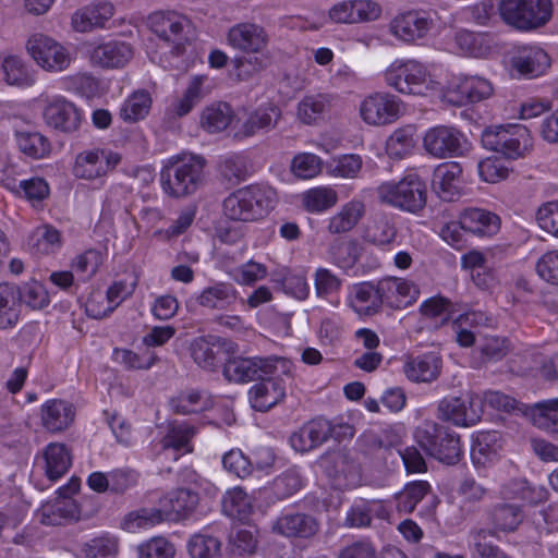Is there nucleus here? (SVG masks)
I'll return each mask as SVG.
<instances>
[{"label":"nucleus","instance_id":"obj_46","mask_svg":"<svg viewBox=\"0 0 558 558\" xmlns=\"http://www.w3.org/2000/svg\"><path fill=\"white\" fill-rule=\"evenodd\" d=\"M330 94H313L303 97L298 105V118L305 124H312L327 112L332 102Z\"/></svg>","mask_w":558,"mask_h":558},{"label":"nucleus","instance_id":"obj_38","mask_svg":"<svg viewBox=\"0 0 558 558\" xmlns=\"http://www.w3.org/2000/svg\"><path fill=\"white\" fill-rule=\"evenodd\" d=\"M21 306V288L14 283H0V329L17 324Z\"/></svg>","mask_w":558,"mask_h":558},{"label":"nucleus","instance_id":"obj_23","mask_svg":"<svg viewBox=\"0 0 558 558\" xmlns=\"http://www.w3.org/2000/svg\"><path fill=\"white\" fill-rule=\"evenodd\" d=\"M432 25L433 21L426 12L408 11L396 16L390 28L396 37L411 43L425 37Z\"/></svg>","mask_w":558,"mask_h":558},{"label":"nucleus","instance_id":"obj_1","mask_svg":"<svg viewBox=\"0 0 558 558\" xmlns=\"http://www.w3.org/2000/svg\"><path fill=\"white\" fill-rule=\"evenodd\" d=\"M205 165L202 156H172L160 172L162 191L174 198L194 194L203 183Z\"/></svg>","mask_w":558,"mask_h":558},{"label":"nucleus","instance_id":"obj_22","mask_svg":"<svg viewBox=\"0 0 558 558\" xmlns=\"http://www.w3.org/2000/svg\"><path fill=\"white\" fill-rule=\"evenodd\" d=\"M279 373L259 378L260 381L250 389V402L256 411L266 412L286 397L284 381Z\"/></svg>","mask_w":558,"mask_h":558},{"label":"nucleus","instance_id":"obj_51","mask_svg":"<svg viewBox=\"0 0 558 558\" xmlns=\"http://www.w3.org/2000/svg\"><path fill=\"white\" fill-rule=\"evenodd\" d=\"M232 118L233 111L228 104H213L203 110L201 124L208 133H218L228 128Z\"/></svg>","mask_w":558,"mask_h":558},{"label":"nucleus","instance_id":"obj_44","mask_svg":"<svg viewBox=\"0 0 558 558\" xmlns=\"http://www.w3.org/2000/svg\"><path fill=\"white\" fill-rule=\"evenodd\" d=\"M281 117L280 109L274 104L260 106L242 124V134L252 136L262 130H270L276 126Z\"/></svg>","mask_w":558,"mask_h":558},{"label":"nucleus","instance_id":"obj_40","mask_svg":"<svg viewBox=\"0 0 558 558\" xmlns=\"http://www.w3.org/2000/svg\"><path fill=\"white\" fill-rule=\"evenodd\" d=\"M221 339L216 336L198 337L191 343V355L205 369H214L220 362Z\"/></svg>","mask_w":558,"mask_h":558},{"label":"nucleus","instance_id":"obj_28","mask_svg":"<svg viewBox=\"0 0 558 558\" xmlns=\"http://www.w3.org/2000/svg\"><path fill=\"white\" fill-rule=\"evenodd\" d=\"M238 301V291L230 282L218 281L203 289L196 296L202 307L210 311H228Z\"/></svg>","mask_w":558,"mask_h":558},{"label":"nucleus","instance_id":"obj_61","mask_svg":"<svg viewBox=\"0 0 558 558\" xmlns=\"http://www.w3.org/2000/svg\"><path fill=\"white\" fill-rule=\"evenodd\" d=\"M414 132L412 125L397 129L387 140L388 154L396 158L405 156L414 147Z\"/></svg>","mask_w":558,"mask_h":558},{"label":"nucleus","instance_id":"obj_47","mask_svg":"<svg viewBox=\"0 0 558 558\" xmlns=\"http://www.w3.org/2000/svg\"><path fill=\"white\" fill-rule=\"evenodd\" d=\"M165 521V514L160 508H140L126 513L122 521L121 527L131 533H135L142 529H150Z\"/></svg>","mask_w":558,"mask_h":558},{"label":"nucleus","instance_id":"obj_41","mask_svg":"<svg viewBox=\"0 0 558 558\" xmlns=\"http://www.w3.org/2000/svg\"><path fill=\"white\" fill-rule=\"evenodd\" d=\"M74 418V411L70 403L62 400H49L41 407V421L50 432H61Z\"/></svg>","mask_w":558,"mask_h":558},{"label":"nucleus","instance_id":"obj_62","mask_svg":"<svg viewBox=\"0 0 558 558\" xmlns=\"http://www.w3.org/2000/svg\"><path fill=\"white\" fill-rule=\"evenodd\" d=\"M2 69L8 84L16 86H31L35 80L23 61L14 56L3 60Z\"/></svg>","mask_w":558,"mask_h":558},{"label":"nucleus","instance_id":"obj_12","mask_svg":"<svg viewBox=\"0 0 558 558\" xmlns=\"http://www.w3.org/2000/svg\"><path fill=\"white\" fill-rule=\"evenodd\" d=\"M402 102L399 97L389 93H374L365 97L360 105L362 120L374 126L396 122L402 113Z\"/></svg>","mask_w":558,"mask_h":558},{"label":"nucleus","instance_id":"obj_2","mask_svg":"<svg viewBox=\"0 0 558 558\" xmlns=\"http://www.w3.org/2000/svg\"><path fill=\"white\" fill-rule=\"evenodd\" d=\"M276 204L272 189L251 184L232 192L223 201V214L234 221H255L264 218Z\"/></svg>","mask_w":558,"mask_h":558},{"label":"nucleus","instance_id":"obj_9","mask_svg":"<svg viewBox=\"0 0 558 558\" xmlns=\"http://www.w3.org/2000/svg\"><path fill=\"white\" fill-rule=\"evenodd\" d=\"M427 76L426 68L413 59H397L385 71L387 85L402 94H423Z\"/></svg>","mask_w":558,"mask_h":558},{"label":"nucleus","instance_id":"obj_48","mask_svg":"<svg viewBox=\"0 0 558 558\" xmlns=\"http://www.w3.org/2000/svg\"><path fill=\"white\" fill-rule=\"evenodd\" d=\"M454 44L463 56L482 58L490 50L487 35L461 29L454 35Z\"/></svg>","mask_w":558,"mask_h":558},{"label":"nucleus","instance_id":"obj_3","mask_svg":"<svg viewBox=\"0 0 558 558\" xmlns=\"http://www.w3.org/2000/svg\"><path fill=\"white\" fill-rule=\"evenodd\" d=\"M414 438L427 456L441 463L453 465L462 457L459 435L435 422L426 421L417 426Z\"/></svg>","mask_w":558,"mask_h":558},{"label":"nucleus","instance_id":"obj_27","mask_svg":"<svg viewBox=\"0 0 558 558\" xmlns=\"http://www.w3.org/2000/svg\"><path fill=\"white\" fill-rule=\"evenodd\" d=\"M330 430V421L314 418L291 435V446L300 452L310 451L327 441Z\"/></svg>","mask_w":558,"mask_h":558},{"label":"nucleus","instance_id":"obj_63","mask_svg":"<svg viewBox=\"0 0 558 558\" xmlns=\"http://www.w3.org/2000/svg\"><path fill=\"white\" fill-rule=\"evenodd\" d=\"M420 312L427 318L440 319V324L444 325L451 319L454 310L450 300L444 296H433L421 304Z\"/></svg>","mask_w":558,"mask_h":558},{"label":"nucleus","instance_id":"obj_49","mask_svg":"<svg viewBox=\"0 0 558 558\" xmlns=\"http://www.w3.org/2000/svg\"><path fill=\"white\" fill-rule=\"evenodd\" d=\"M534 424L549 433H558V398L536 402L530 408Z\"/></svg>","mask_w":558,"mask_h":558},{"label":"nucleus","instance_id":"obj_24","mask_svg":"<svg viewBox=\"0 0 558 558\" xmlns=\"http://www.w3.org/2000/svg\"><path fill=\"white\" fill-rule=\"evenodd\" d=\"M388 517L389 512L381 500L359 498L348 509L343 525L351 529H364L372 525L374 518L385 520Z\"/></svg>","mask_w":558,"mask_h":558},{"label":"nucleus","instance_id":"obj_26","mask_svg":"<svg viewBox=\"0 0 558 558\" xmlns=\"http://www.w3.org/2000/svg\"><path fill=\"white\" fill-rule=\"evenodd\" d=\"M461 175L460 163H441L433 172L432 187L439 198L452 202L460 195Z\"/></svg>","mask_w":558,"mask_h":558},{"label":"nucleus","instance_id":"obj_56","mask_svg":"<svg viewBox=\"0 0 558 558\" xmlns=\"http://www.w3.org/2000/svg\"><path fill=\"white\" fill-rule=\"evenodd\" d=\"M338 202V194L331 187L319 186L306 191L303 204L310 213H322L333 207Z\"/></svg>","mask_w":558,"mask_h":558},{"label":"nucleus","instance_id":"obj_29","mask_svg":"<svg viewBox=\"0 0 558 558\" xmlns=\"http://www.w3.org/2000/svg\"><path fill=\"white\" fill-rule=\"evenodd\" d=\"M131 57V46L118 40L102 43L90 51L92 63L108 69L124 66Z\"/></svg>","mask_w":558,"mask_h":558},{"label":"nucleus","instance_id":"obj_35","mask_svg":"<svg viewBox=\"0 0 558 558\" xmlns=\"http://www.w3.org/2000/svg\"><path fill=\"white\" fill-rule=\"evenodd\" d=\"M170 407L180 415L202 413L214 407V399L206 390L186 389L170 400Z\"/></svg>","mask_w":558,"mask_h":558},{"label":"nucleus","instance_id":"obj_16","mask_svg":"<svg viewBox=\"0 0 558 558\" xmlns=\"http://www.w3.org/2000/svg\"><path fill=\"white\" fill-rule=\"evenodd\" d=\"M26 47L36 63L47 71H62L70 64L66 49L48 36L34 35Z\"/></svg>","mask_w":558,"mask_h":558},{"label":"nucleus","instance_id":"obj_6","mask_svg":"<svg viewBox=\"0 0 558 558\" xmlns=\"http://www.w3.org/2000/svg\"><path fill=\"white\" fill-rule=\"evenodd\" d=\"M487 527L471 532V541L485 542L487 537L500 538L517 532L524 521L523 506L507 500L493 502L484 511Z\"/></svg>","mask_w":558,"mask_h":558},{"label":"nucleus","instance_id":"obj_17","mask_svg":"<svg viewBox=\"0 0 558 558\" xmlns=\"http://www.w3.org/2000/svg\"><path fill=\"white\" fill-rule=\"evenodd\" d=\"M511 74L514 77L534 78L543 75L550 66L545 50L536 46L519 47L510 59Z\"/></svg>","mask_w":558,"mask_h":558},{"label":"nucleus","instance_id":"obj_19","mask_svg":"<svg viewBox=\"0 0 558 558\" xmlns=\"http://www.w3.org/2000/svg\"><path fill=\"white\" fill-rule=\"evenodd\" d=\"M80 478L73 476L68 484L59 487V499L53 505L43 508L41 522L48 525H58L61 524L62 519H77L78 507L71 496L80 489Z\"/></svg>","mask_w":558,"mask_h":558},{"label":"nucleus","instance_id":"obj_60","mask_svg":"<svg viewBox=\"0 0 558 558\" xmlns=\"http://www.w3.org/2000/svg\"><path fill=\"white\" fill-rule=\"evenodd\" d=\"M189 554L192 558H220L221 542L214 536L195 534L187 544Z\"/></svg>","mask_w":558,"mask_h":558},{"label":"nucleus","instance_id":"obj_37","mask_svg":"<svg viewBox=\"0 0 558 558\" xmlns=\"http://www.w3.org/2000/svg\"><path fill=\"white\" fill-rule=\"evenodd\" d=\"M112 15V4L99 2L76 11L72 16V25L75 31L85 33L94 27H102Z\"/></svg>","mask_w":558,"mask_h":558},{"label":"nucleus","instance_id":"obj_54","mask_svg":"<svg viewBox=\"0 0 558 558\" xmlns=\"http://www.w3.org/2000/svg\"><path fill=\"white\" fill-rule=\"evenodd\" d=\"M150 106L151 99L147 92H135L121 106L120 117L125 122H136L146 117Z\"/></svg>","mask_w":558,"mask_h":558},{"label":"nucleus","instance_id":"obj_59","mask_svg":"<svg viewBox=\"0 0 558 558\" xmlns=\"http://www.w3.org/2000/svg\"><path fill=\"white\" fill-rule=\"evenodd\" d=\"M113 359L126 369L132 371L149 369L158 361V356L155 352L147 350L143 354H138L129 349H114Z\"/></svg>","mask_w":558,"mask_h":558},{"label":"nucleus","instance_id":"obj_30","mask_svg":"<svg viewBox=\"0 0 558 558\" xmlns=\"http://www.w3.org/2000/svg\"><path fill=\"white\" fill-rule=\"evenodd\" d=\"M463 230L476 236H492L500 228L499 217L486 209L468 208L461 213Z\"/></svg>","mask_w":558,"mask_h":558},{"label":"nucleus","instance_id":"obj_50","mask_svg":"<svg viewBox=\"0 0 558 558\" xmlns=\"http://www.w3.org/2000/svg\"><path fill=\"white\" fill-rule=\"evenodd\" d=\"M222 510L232 519L245 521L253 510L251 497L241 487H235L223 496Z\"/></svg>","mask_w":558,"mask_h":558},{"label":"nucleus","instance_id":"obj_57","mask_svg":"<svg viewBox=\"0 0 558 558\" xmlns=\"http://www.w3.org/2000/svg\"><path fill=\"white\" fill-rule=\"evenodd\" d=\"M429 490L430 485L426 481H415L407 484L403 490L397 495L399 511L411 513Z\"/></svg>","mask_w":558,"mask_h":558},{"label":"nucleus","instance_id":"obj_32","mask_svg":"<svg viewBox=\"0 0 558 558\" xmlns=\"http://www.w3.org/2000/svg\"><path fill=\"white\" fill-rule=\"evenodd\" d=\"M504 447L502 436L497 430L480 433L471 448V458L475 465L485 466L498 459Z\"/></svg>","mask_w":558,"mask_h":558},{"label":"nucleus","instance_id":"obj_13","mask_svg":"<svg viewBox=\"0 0 558 558\" xmlns=\"http://www.w3.org/2000/svg\"><path fill=\"white\" fill-rule=\"evenodd\" d=\"M148 23L154 34L171 43L177 53L181 52L191 32V22L187 17L174 11H161L150 14Z\"/></svg>","mask_w":558,"mask_h":558},{"label":"nucleus","instance_id":"obj_25","mask_svg":"<svg viewBox=\"0 0 558 558\" xmlns=\"http://www.w3.org/2000/svg\"><path fill=\"white\" fill-rule=\"evenodd\" d=\"M398 229L393 218L387 214L375 215L365 226L363 240L381 251L393 250Z\"/></svg>","mask_w":558,"mask_h":558},{"label":"nucleus","instance_id":"obj_8","mask_svg":"<svg viewBox=\"0 0 558 558\" xmlns=\"http://www.w3.org/2000/svg\"><path fill=\"white\" fill-rule=\"evenodd\" d=\"M550 0H501V19L520 31H531L544 26L551 17Z\"/></svg>","mask_w":558,"mask_h":558},{"label":"nucleus","instance_id":"obj_11","mask_svg":"<svg viewBox=\"0 0 558 558\" xmlns=\"http://www.w3.org/2000/svg\"><path fill=\"white\" fill-rule=\"evenodd\" d=\"M120 161L118 153L101 148L86 149L76 155L72 173L77 179L93 181L106 177Z\"/></svg>","mask_w":558,"mask_h":558},{"label":"nucleus","instance_id":"obj_39","mask_svg":"<svg viewBox=\"0 0 558 558\" xmlns=\"http://www.w3.org/2000/svg\"><path fill=\"white\" fill-rule=\"evenodd\" d=\"M454 94L457 98L449 100L457 106H463L488 98L493 94V86L489 81L481 76H465L457 85Z\"/></svg>","mask_w":558,"mask_h":558},{"label":"nucleus","instance_id":"obj_55","mask_svg":"<svg viewBox=\"0 0 558 558\" xmlns=\"http://www.w3.org/2000/svg\"><path fill=\"white\" fill-rule=\"evenodd\" d=\"M28 244L37 253L49 254L61 246V234L54 227L44 225L34 230Z\"/></svg>","mask_w":558,"mask_h":558},{"label":"nucleus","instance_id":"obj_15","mask_svg":"<svg viewBox=\"0 0 558 558\" xmlns=\"http://www.w3.org/2000/svg\"><path fill=\"white\" fill-rule=\"evenodd\" d=\"M347 302L359 316H373L381 311L388 299L384 280L373 283L369 281L353 284Z\"/></svg>","mask_w":558,"mask_h":558},{"label":"nucleus","instance_id":"obj_7","mask_svg":"<svg viewBox=\"0 0 558 558\" xmlns=\"http://www.w3.org/2000/svg\"><path fill=\"white\" fill-rule=\"evenodd\" d=\"M292 363L280 356L234 357L223 365L225 377L234 383H247L275 375L277 373L290 375Z\"/></svg>","mask_w":558,"mask_h":558},{"label":"nucleus","instance_id":"obj_52","mask_svg":"<svg viewBox=\"0 0 558 558\" xmlns=\"http://www.w3.org/2000/svg\"><path fill=\"white\" fill-rule=\"evenodd\" d=\"M195 432V427L187 423H174L162 439V448L165 450L173 449L174 451L191 452V439Z\"/></svg>","mask_w":558,"mask_h":558},{"label":"nucleus","instance_id":"obj_31","mask_svg":"<svg viewBox=\"0 0 558 558\" xmlns=\"http://www.w3.org/2000/svg\"><path fill=\"white\" fill-rule=\"evenodd\" d=\"M441 360L434 353L408 357L403 364V373L414 383H429L440 373Z\"/></svg>","mask_w":558,"mask_h":558},{"label":"nucleus","instance_id":"obj_14","mask_svg":"<svg viewBox=\"0 0 558 558\" xmlns=\"http://www.w3.org/2000/svg\"><path fill=\"white\" fill-rule=\"evenodd\" d=\"M438 418L457 426L475 425L482 416V404L478 397H445L438 403Z\"/></svg>","mask_w":558,"mask_h":558},{"label":"nucleus","instance_id":"obj_33","mask_svg":"<svg viewBox=\"0 0 558 558\" xmlns=\"http://www.w3.org/2000/svg\"><path fill=\"white\" fill-rule=\"evenodd\" d=\"M328 474L338 481L339 486H351L360 480V464L348 450H338L329 456Z\"/></svg>","mask_w":558,"mask_h":558},{"label":"nucleus","instance_id":"obj_20","mask_svg":"<svg viewBox=\"0 0 558 558\" xmlns=\"http://www.w3.org/2000/svg\"><path fill=\"white\" fill-rule=\"evenodd\" d=\"M319 530L317 520L305 512H282L271 524V531L288 538L313 537Z\"/></svg>","mask_w":558,"mask_h":558},{"label":"nucleus","instance_id":"obj_34","mask_svg":"<svg viewBox=\"0 0 558 558\" xmlns=\"http://www.w3.org/2000/svg\"><path fill=\"white\" fill-rule=\"evenodd\" d=\"M198 502V496L189 489L181 488L169 493L161 501V513L165 521H177L192 512Z\"/></svg>","mask_w":558,"mask_h":558},{"label":"nucleus","instance_id":"obj_53","mask_svg":"<svg viewBox=\"0 0 558 558\" xmlns=\"http://www.w3.org/2000/svg\"><path fill=\"white\" fill-rule=\"evenodd\" d=\"M331 262L341 269L352 268L360 256V245L355 240H337L329 248Z\"/></svg>","mask_w":558,"mask_h":558},{"label":"nucleus","instance_id":"obj_18","mask_svg":"<svg viewBox=\"0 0 558 558\" xmlns=\"http://www.w3.org/2000/svg\"><path fill=\"white\" fill-rule=\"evenodd\" d=\"M43 114L47 125L65 134L76 132L82 123L81 111L63 97L49 100Z\"/></svg>","mask_w":558,"mask_h":558},{"label":"nucleus","instance_id":"obj_58","mask_svg":"<svg viewBox=\"0 0 558 558\" xmlns=\"http://www.w3.org/2000/svg\"><path fill=\"white\" fill-rule=\"evenodd\" d=\"M219 173L222 178L233 184L246 180L248 175L247 160L241 154H230L221 158Z\"/></svg>","mask_w":558,"mask_h":558},{"label":"nucleus","instance_id":"obj_21","mask_svg":"<svg viewBox=\"0 0 558 558\" xmlns=\"http://www.w3.org/2000/svg\"><path fill=\"white\" fill-rule=\"evenodd\" d=\"M227 39L234 49L255 54L263 53L269 41L264 27L254 23H239L232 26Z\"/></svg>","mask_w":558,"mask_h":558},{"label":"nucleus","instance_id":"obj_45","mask_svg":"<svg viewBox=\"0 0 558 558\" xmlns=\"http://www.w3.org/2000/svg\"><path fill=\"white\" fill-rule=\"evenodd\" d=\"M388 306L401 308L412 304L418 295L416 286L405 279H384Z\"/></svg>","mask_w":558,"mask_h":558},{"label":"nucleus","instance_id":"obj_5","mask_svg":"<svg viewBox=\"0 0 558 558\" xmlns=\"http://www.w3.org/2000/svg\"><path fill=\"white\" fill-rule=\"evenodd\" d=\"M483 146L515 160L525 157L533 147L530 130L522 124H507L487 128L482 133Z\"/></svg>","mask_w":558,"mask_h":558},{"label":"nucleus","instance_id":"obj_36","mask_svg":"<svg viewBox=\"0 0 558 558\" xmlns=\"http://www.w3.org/2000/svg\"><path fill=\"white\" fill-rule=\"evenodd\" d=\"M44 471L47 478L54 482L62 477L72 465L68 447L61 442H50L43 451Z\"/></svg>","mask_w":558,"mask_h":558},{"label":"nucleus","instance_id":"obj_4","mask_svg":"<svg viewBox=\"0 0 558 558\" xmlns=\"http://www.w3.org/2000/svg\"><path fill=\"white\" fill-rule=\"evenodd\" d=\"M377 195L381 203L412 214L422 210L427 199L426 186L415 173H409L398 182L381 183Z\"/></svg>","mask_w":558,"mask_h":558},{"label":"nucleus","instance_id":"obj_42","mask_svg":"<svg viewBox=\"0 0 558 558\" xmlns=\"http://www.w3.org/2000/svg\"><path fill=\"white\" fill-rule=\"evenodd\" d=\"M363 202L352 199L344 204L340 210L329 219L327 230L331 234H341L351 231L364 216Z\"/></svg>","mask_w":558,"mask_h":558},{"label":"nucleus","instance_id":"obj_64","mask_svg":"<svg viewBox=\"0 0 558 558\" xmlns=\"http://www.w3.org/2000/svg\"><path fill=\"white\" fill-rule=\"evenodd\" d=\"M301 487L300 474L295 470H288L274 480L271 490L278 500H283L295 494Z\"/></svg>","mask_w":558,"mask_h":558},{"label":"nucleus","instance_id":"obj_10","mask_svg":"<svg viewBox=\"0 0 558 558\" xmlns=\"http://www.w3.org/2000/svg\"><path fill=\"white\" fill-rule=\"evenodd\" d=\"M423 146L436 158L463 156L470 149L465 135L460 130L448 125L428 129L423 137Z\"/></svg>","mask_w":558,"mask_h":558},{"label":"nucleus","instance_id":"obj_43","mask_svg":"<svg viewBox=\"0 0 558 558\" xmlns=\"http://www.w3.org/2000/svg\"><path fill=\"white\" fill-rule=\"evenodd\" d=\"M15 142L22 154L33 159H43L50 155L51 143L38 131L17 130L15 131Z\"/></svg>","mask_w":558,"mask_h":558}]
</instances>
